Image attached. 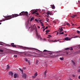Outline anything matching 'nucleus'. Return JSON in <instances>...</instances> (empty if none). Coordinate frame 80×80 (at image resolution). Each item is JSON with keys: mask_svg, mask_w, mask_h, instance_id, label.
I'll return each instance as SVG.
<instances>
[{"mask_svg": "<svg viewBox=\"0 0 80 80\" xmlns=\"http://www.w3.org/2000/svg\"><path fill=\"white\" fill-rule=\"evenodd\" d=\"M64 32H65V33H67V31H64Z\"/></svg>", "mask_w": 80, "mask_h": 80, "instance_id": "nucleus-62", "label": "nucleus"}, {"mask_svg": "<svg viewBox=\"0 0 80 80\" xmlns=\"http://www.w3.org/2000/svg\"><path fill=\"white\" fill-rule=\"evenodd\" d=\"M38 60H37L36 61V64H38Z\"/></svg>", "mask_w": 80, "mask_h": 80, "instance_id": "nucleus-29", "label": "nucleus"}, {"mask_svg": "<svg viewBox=\"0 0 80 80\" xmlns=\"http://www.w3.org/2000/svg\"><path fill=\"white\" fill-rule=\"evenodd\" d=\"M45 28V27H43L42 28Z\"/></svg>", "mask_w": 80, "mask_h": 80, "instance_id": "nucleus-60", "label": "nucleus"}, {"mask_svg": "<svg viewBox=\"0 0 80 80\" xmlns=\"http://www.w3.org/2000/svg\"><path fill=\"white\" fill-rule=\"evenodd\" d=\"M77 33H78V34H79V33H80V31H77Z\"/></svg>", "mask_w": 80, "mask_h": 80, "instance_id": "nucleus-30", "label": "nucleus"}, {"mask_svg": "<svg viewBox=\"0 0 80 80\" xmlns=\"http://www.w3.org/2000/svg\"><path fill=\"white\" fill-rule=\"evenodd\" d=\"M58 33H59V32H57V35H58Z\"/></svg>", "mask_w": 80, "mask_h": 80, "instance_id": "nucleus-44", "label": "nucleus"}, {"mask_svg": "<svg viewBox=\"0 0 80 80\" xmlns=\"http://www.w3.org/2000/svg\"><path fill=\"white\" fill-rule=\"evenodd\" d=\"M52 9H54V8H55V6H54V5H53L52 6Z\"/></svg>", "mask_w": 80, "mask_h": 80, "instance_id": "nucleus-23", "label": "nucleus"}, {"mask_svg": "<svg viewBox=\"0 0 80 80\" xmlns=\"http://www.w3.org/2000/svg\"><path fill=\"white\" fill-rule=\"evenodd\" d=\"M0 45H3V44H2V43H0Z\"/></svg>", "mask_w": 80, "mask_h": 80, "instance_id": "nucleus-51", "label": "nucleus"}, {"mask_svg": "<svg viewBox=\"0 0 80 80\" xmlns=\"http://www.w3.org/2000/svg\"><path fill=\"white\" fill-rule=\"evenodd\" d=\"M36 76H32V77L33 78H35L36 77Z\"/></svg>", "mask_w": 80, "mask_h": 80, "instance_id": "nucleus-31", "label": "nucleus"}, {"mask_svg": "<svg viewBox=\"0 0 80 80\" xmlns=\"http://www.w3.org/2000/svg\"><path fill=\"white\" fill-rule=\"evenodd\" d=\"M63 59L64 58L63 57L60 58V60H63Z\"/></svg>", "mask_w": 80, "mask_h": 80, "instance_id": "nucleus-21", "label": "nucleus"}, {"mask_svg": "<svg viewBox=\"0 0 80 80\" xmlns=\"http://www.w3.org/2000/svg\"><path fill=\"white\" fill-rule=\"evenodd\" d=\"M70 17H72V18H74L75 17V15H74L73 16H71Z\"/></svg>", "mask_w": 80, "mask_h": 80, "instance_id": "nucleus-27", "label": "nucleus"}, {"mask_svg": "<svg viewBox=\"0 0 80 80\" xmlns=\"http://www.w3.org/2000/svg\"><path fill=\"white\" fill-rule=\"evenodd\" d=\"M46 21L47 22H48V21H49V19L48 18H46Z\"/></svg>", "mask_w": 80, "mask_h": 80, "instance_id": "nucleus-20", "label": "nucleus"}, {"mask_svg": "<svg viewBox=\"0 0 80 80\" xmlns=\"http://www.w3.org/2000/svg\"><path fill=\"white\" fill-rule=\"evenodd\" d=\"M72 76H73V77H75V76L74 75H73Z\"/></svg>", "mask_w": 80, "mask_h": 80, "instance_id": "nucleus-43", "label": "nucleus"}, {"mask_svg": "<svg viewBox=\"0 0 80 80\" xmlns=\"http://www.w3.org/2000/svg\"><path fill=\"white\" fill-rule=\"evenodd\" d=\"M62 27H61V29H60V30L59 31V32H62V31H63V28H62Z\"/></svg>", "mask_w": 80, "mask_h": 80, "instance_id": "nucleus-11", "label": "nucleus"}, {"mask_svg": "<svg viewBox=\"0 0 80 80\" xmlns=\"http://www.w3.org/2000/svg\"><path fill=\"white\" fill-rule=\"evenodd\" d=\"M34 20V17L32 18H31L30 21V22H32V20Z\"/></svg>", "mask_w": 80, "mask_h": 80, "instance_id": "nucleus-14", "label": "nucleus"}, {"mask_svg": "<svg viewBox=\"0 0 80 80\" xmlns=\"http://www.w3.org/2000/svg\"><path fill=\"white\" fill-rule=\"evenodd\" d=\"M49 32H50V31L49 30H48L46 31V33H48Z\"/></svg>", "mask_w": 80, "mask_h": 80, "instance_id": "nucleus-19", "label": "nucleus"}, {"mask_svg": "<svg viewBox=\"0 0 80 80\" xmlns=\"http://www.w3.org/2000/svg\"><path fill=\"white\" fill-rule=\"evenodd\" d=\"M0 52H3V50H2V49H0Z\"/></svg>", "mask_w": 80, "mask_h": 80, "instance_id": "nucleus-33", "label": "nucleus"}, {"mask_svg": "<svg viewBox=\"0 0 80 80\" xmlns=\"http://www.w3.org/2000/svg\"><path fill=\"white\" fill-rule=\"evenodd\" d=\"M31 27H29V28H31Z\"/></svg>", "mask_w": 80, "mask_h": 80, "instance_id": "nucleus-63", "label": "nucleus"}, {"mask_svg": "<svg viewBox=\"0 0 80 80\" xmlns=\"http://www.w3.org/2000/svg\"><path fill=\"white\" fill-rule=\"evenodd\" d=\"M66 54H67V55H68V52H66Z\"/></svg>", "mask_w": 80, "mask_h": 80, "instance_id": "nucleus-45", "label": "nucleus"}, {"mask_svg": "<svg viewBox=\"0 0 80 80\" xmlns=\"http://www.w3.org/2000/svg\"><path fill=\"white\" fill-rule=\"evenodd\" d=\"M66 24L68 26H70V24L69 23H67Z\"/></svg>", "mask_w": 80, "mask_h": 80, "instance_id": "nucleus-34", "label": "nucleus"}, {"mask_svg": "<svg viewBox=\"0 0 80 80\" xmlns=\"http://www.w3.org/2000/svg\"><path fill=\"white\" fill-rule=\"evenodd\" d=\"M69 50H73V48H69Z\"/></svg>", "mask_w": 80, "mask_h": 80, "instance_id": "nucleus-22", "label": "nucleus"}, {"mask_svg": "<svg viewBox=\"0 0 80 80\" xmlns=\"http://www.w3.org/2000/svg\"><path fill=\"white\" fill-rule=\"evenodd\" d=\"M78 78H79V79H80V76L78 77Z\"/></svg>", "mask_w": 80, "mask_h": 80, "instance_id": "nucleus-57", "label": "nucleus"}, {"mask_svg": "<svg viewBox=\"0 0 80 80\" xmlns=\"http://www.w3.org/2000/svg\"><path fill=\"white\" fill-rule=\"evenodd\" d=\"M78 37V36H76L75 37H74V38H77Z\"/></svg>", "mask_w": 80, "mask_h": 80, "instance_id": "nucleus-38", "label": "nucleus"}, {"mask_svg": "<svg viewBox=\"0 0 80 80\" xmlns=\"http://www.w3.org/2000/svg\"><path fill=\"white\" fill-rule=\"evenodd\" d=\"M54 42H57V41L56 40H54Z\"/></svg>", "mask_w": 80, "mask_h": 80, "instance_id": "nucleus-40", "label": "nucleus"}, {"mask_svg": "<svg viewBox=\"0 0 80 80\" xmlns=\"http://www.w3.org/2000/svg\"><path fill=\"white\" fill-rule=\"evenodd\" d=\"M25 61H26V62H28V59L25 58Z\"/></svg>", "mask_w": 80, "mask_h": 80, "instance_id": "nucleus-26", "label": "nucleus"}, {"mask_svg": "<svg viewBox=\"0 0 80 80\" xmlns=\"http://www.w3.org/2000/svg\"><path fill=\"white\" fill-rule=\"evenodd\" d=\"M65 37H67V34H65Z\"/></svg>", "mask_w": 80, "mask_h": 80, "instance_id": "nucleus-46", "label": "nucleus"}, {"mask_svg": "<svg viewBox=\"0 0 80 80\" xmlns=\"http://www.w3.org/2000/svg\"><path fill=\"white\" fill-rule=\"evenodd\" d=\"M59 32V30H58V31H56V32Z\"/></svg>", "mask_w": 80, "mask_h": 80, "instance_id": "nucleus-55", "label": "nucleus"}, {"mask_svg": "<svg viewBox=\"0 0 80 80\" xmlns=\"http://www.w3.org/2000/svg\"><path fill=\"white\" fill-rule=\"evenodd\" d=\"M21 48L23 49V50H28L29 48H27L26 47H23V46H21Z\"/></svg>", "mask_w": 80, "mask_h": 80, "instance_id": "nucleus-4", "label": "nucleus"}, {"mask_svg": "<svg viewBox=\"0 0 80 80\" xmlns=\"http://www.w3.org/2000/svg\"><path fill=\"white\" fill-rule=\"evenodd\" d=\"M52 12H50V11H48L47 12V15H52Z\"/></svg>", "mask_w": 80, "mask_h": 80, "instance_id": "nucleus-5", "label": "nucleus"}, {"mask_svg": "<svg viewBox=\"0 0 80 80\" xmlns=\"http://www.w3.org/2000/svg\"><path fill=\"white\" fill-rule=\"evenodd\" d=\"M27 53H24L25 55H27Z\"/></svg>", "mask_w": 80, "mask_h": 80, "instance_id": "nucleus-42", "label": "nucleus"}, {"mask_svg": "<svg viewBox=\"0 0 80 80\" xmlns=\"http://www.w3.org/2000/svg\"><path fill=\"white\" fill-rule=\"evenodd\" d=\"M39 21L40 22H41L42 21V20H39Z\"/></svg>", "mask_w": 80, "mask_h": 80, "instance_id": "nucleus-52", "label": "nucleus"}, {"mask_svg": "<svg viewBox=\"0 0 80 80\" xmlns=\"http://www.w3.org/2000/svg\"><path fill=\"white\" fill-rule=\"evenodd\" d=\"M71 24H72V26H73V25H74V24H72V23H71Z\"/></svg>", "mask_w": 80, "mask_h": 80, "instance_id": "nucleus-53", "label": "nucleus"}, {"mask_svg": "<svg viewBox=\"0 0 80 80\" xmlns=\"http://www.w3.org/2000/svg\"><path fill=\"white\" fill-rule=\"evenodd\" d=\"M43 52H48V54H49V55H52V53H51V52H51L48 51H47L46 50H44L43 51Z\"/></svg>", "mask_w": 80, "mask_h": 80, "instance_id": "nucleus-3", "label": "nucleus"}, {"mask_svg": "<svg viewBox=\"0 0 80 80\" xmlns=\"http://www.w3.org/2000/svg\"><path fill=\"white\" fill-rule=\"evenodd\" d=\"M28 63L29 65H30V61L29 60H28Z\"/></svg>", "mask_w": 80, "mask_h": 80, "instance_id": "nucleus-28", "label": "nucleus"}, {"mask_svg": "<svg viewBox=\"0 0 80 80\" xmlns=\"http://www.w3.org/2000/svg\"><path fill=\"white\" fill-rule=\"evenodd\" d=\"M80 28V27H79L78 28Z\"/></svg>", "mask_w": 80, "mask_h": 80, "instance_id": "nucleus-61", "label": "nucleus"}, {"mask_svg": "<svg viewBox=\"0 0 80 80\" xmlns=\"http://www.w3.org/2000/svg\"><path fill=\"white\" fill-rule=\"evenodd\" d=\"M14 78H17V74L16 73H15L14 74Z\"/></svg>", "mask_w": 80, "mask_h": 80, "instance_id": "nucleus-18", "label": "nucleus"}, {"mask_svg": "<svg viewBox=\"0 0 80 80\" xmlns=\"http://www.w3.org/2000/svg\"><path fill=\"white\" fill-rule=\"evenodd\" d=\"M74 16H75V17H77V15H74Z\"/></svg>", "mask_w": 80, "mask_h": 80, "instance_id": "nucleus-58", "label": "nucleus"}, {"mask_svg": "<svg viewBox=\"0 0 80 80\" xmlns=\"http://www.w3.org/2000/svg\"><path fill=\"white\" fill-rule=\"evenodd\" d=\"M38 28H40V26H38Z\"/></svg>", "mask_w": 80, "mask_h": 80, "instance_id": "nucleus-48", "label": "nucleus"}, {"mask_svg": "<svg viewBox=\"0 0 80 80\" xmlns=\"http://www.w3.org/2000/svg\"><path fill=\"white\" fill-rule=\"evenodd\" d=\"M9 74L10 75H11V77H13V73L12 72H9Z\"/></svg>", "mask_w": 80, "mask_h": 80, "instance_id": "nucleus-7", "label": "nucleus"}, {"mask_svg": "<svg viewBox=\"0 0 80 80\" xmlns=\"http://www.w3.org/2000/svg\"><path fill=\"white\" fill-rule=\"evenodd\" d=\"M37 35L38 38H40V35H38V34H37Z\"/></svg>", "mask_w": 80, "mask_h": 80, "instance_id": "nucleus-25", "label": "nucleus"}, {"mask_svg": "<svg viewBox=\"0 0 80 80\" xmlns=\"http://www.w3.org/2000/svg\"><path fill=\"white\" fill-rule=\"evenodd\" d=\"M40 23L41 24H43V23L42 22H40Z\"/></svg>", "mask_w": 80, "mask_h": 80, "instance_id": "nucleus-47", "label": "nucleus"}, {"mask_svg": "<svg viewBox=\"0 0 80 80\" xmlns=\"http://www.w3.org/2000/svg\"><path fill=\"white\" fill-rule=\"evenodd\" d=\"M47 73V70H46V71L44 72V75H45V77L46 76V73Z\"/></svg>", "mask_w": 80, "mask_h": 80, "instance_id": "nucleus-16", "label": "nucleus"}, {"mask_svg": "<svg viewBox=\"0 0 80 80\" xmlns=\"http://www.w3.org/2000/svg\"><path fill=\"white\" fill-rule=\"evenodd\" d=\"M61 29H60V28H59V30L60 31V30H61Z\"/></svg>", "mask_w": 80, "mask_h": 80, "instance_id": "nucleus-50", "label": "nucleus"}, {"mask_svg": "<svg viewBox=\"0 0 80 80\" xmlns=\"http://www.w3.org/2000/svg\"><path fill=\"white\" fill-rule=\"evenodd\" d=\"M44 54H45L44 53H43L42 54V55H44Z\"/></svg>", "mask_w": 80, "mask_h": 80, "instance_id": "nucleus-64", "label": "nucleus"}, {"mask_svg": "<svg viewBox=\"0 0 80 80\" xmlns=\"http://www.w3.org/2000/svg\"><path fill=\"white\" fill-rule=\"evenodd\" d=\"M33 49L34 50H37V51H39V50H38V49H35V48H33Z\"/></svg>", "mask_w": 80, "mask_h": 80, "instance_id": "nucleus-32", "label": "nucleus"}, {"mask_svg": "<svg viewBox=\"0 0 80 80\" xmlns=\"http://www.w3.org/2000/svg\"><path fill=\"white\" fill-rule=\"evenodd\" d=\"M22 15H28V12H22L21 13H20L19 15L18 14H13L11 15L6 16L5 17V20H10L12 18L17 17L18 16H22Z\"/></svg>", "mask_w": 80, "mask_h": 80, "instance_id": "nucleus-1", "label": "nucleus"}, {"mask_svg": "<svg viewBox=\"0 0 80 80\" xmlns=\"http://www.w3.org/2000/svg\"><path fill=\"white\" fill-rule=\"evenodd\" d=\"M41 25L42 26V27H43V24H42V25Z\"/></svg>", "mask_w": 80, "mask_h": 80, "instance_id": "nucleus-54", "label": "nucleus"}, {"mask_svg": "<svg viewBox=\"0 0 80 80\" xmlns=\"http://www.w3.org/2000/svg\"><path fill=\"white\" fill-rule=\"evenodd\" d=\"M70 40V38L69 39V38H68V37L65 38L64 39V40H66V41Z\"/></svg>", "mask_w": 80, "mask_h": 80, "instance_id": "nucleus-8", "label": "nucleus"}, {"mask_svg": "<svg viewBox=\"0 0 80 80\" xmlns=\"http://www.w3.org/2000/svg\"><path fill=\"white\" fill-rule=\"evenodd\" d=\"M38 75V74L37 73V72H36L34 73V76H35L36 77H37Z\"/></svg>", "mask_w": 80, "mask_h": 80, "instance_id": "nucleus-15", "label": "nucleus"}, {"mask_svg": "<svg viewBox=\"0 0 80 80\" xmlns=\"http://www.w3.org/2000/svg\"><path fill=\"white\" fill-rule=\"evenodd\" d=\"M10 68V66H9L8 65L7 66V70H8Z\"/></svg>", "mask_w": 80, "mask_h": 80, "instance_id": "nucleus-17", "label": "nucleus"}, {"mask_svg": "<svg viewBox=\"0 0 80 80\" xmlns=\"http://www.w3.org/2000/svg\"><path fill=\"white\" fill-rule=\"evenodd\" d=\"M48 33H47V32H46V35H47V34H48Z\"/></svg>", "mask_w": 80, "mask_h": 80, "instance_id": "nucleus-59", "label": "nucleus"}, {"mask_svg": "<svg viewBox=\"0 0 80 80\" xmlns=\"http://www.w3.org/2000/svg\"><path fill=\"white\" fill-rule=\"evenodd\" d=\"M11 45L12 47H14L15 48H16V46L14 45V43H11Z\"/></svg>", "mask_w": 80, "mask_h": 80, "instance_id": "nucleus-9", "label": "nucleus"}, {"mask_svg": "<svg viewBox=\"0 0 80 80\" xmlns=\"http://www.w3.org/2000/svg\"><path fill=\"white\" fill-rule=\"evenodd\" d=\"M48 36L49 37H51V38L52 37V36H51V35H48Z\"/></svg>", "mask_w": 80, "mask_h": 80, "instance_id": "nucleus-35", "label": "nucleus"}, {"mask_svg": "<svg viewBox=\"0 0 80 80\" xmlns=\"http://www.w3.org/2000/svg\"><path fill=\"white\" fill-rule=\"evenodd\" d=\"M14 57H16H16H17V55H14Z\"/></svg>", "mask_w": 80, "mask_h": 80, "instance_id": "nucleus-36", "label": "nucleus"}, {"mask_svg": "<svg viewBox=\"0 0 80 80\" xmlns=\"http://www.w3.org/2000/svg\"><path fill=\"white\" fill-rule=\"evenodd\" d=\"M78 72H80V69H79L78 70Z\"/></svg>", "mask_w": 80, "mask_h": 80, "instance_id": "nucleus-39", "label": "nucleus"}, {"mask_svg": "<svg viewBox=\"0 0 80 80\" xmlns=\"http://www.w3.org/2000/svg\"><path fill=\"white\" fill-rule=\"evenodd\" d=\"M59 35H63L64 34V32H59Z\"/></svg>", "mask_w": 80, "mask_h": 80, "instance_id": "nucleus-10", "label": "nucleus"}, {"mask_svg": "<svg viewBox=\"0 0 80 80\" xmlns=\"http://www.w3.org/2000/svg\"><path fill=\"white\" fill-rule=\"evenodd\" d=\"M47 28H48V26H47L46 28H45V29H47Z\"/></svg>", "mask_w": 80, "mask_h": 80, "instance_id": "nucleus-41", "label": "nucleus"}, {"mask_svg": "<svg viewBox=\"0 0 80 80\" xmlns=\"http://www.w3.org/2000/svg\"><path fill=\"white\" fill-rule=\"evenodd\" d=\"M22 77L24 78H27V75H26L25 73H24L23 74Z\"/></svg>", "mask_w": 80, "mask_h": 80, "instance_id": "nucleus-6", "label": "nucleus"}, {"mask_svg": "<svg viewBox=\"0 0 80 80\" xmlns=\"http://www.w3.org/2000/svg\"><path fill=\"white\" fill-rule=\"evenodd\" d=\"M19 70L21 71V72H22V73H23V70L21 68H19Z\"/></svg>", "mask_w": 80, "mask_h": 80, "instance_id": "nucleus-12", "label": "nucleus"}, {"mask_svg": "<svg viewBox=\"0 0 80 80\" xmlns=\"http://www.w3.org/2000/svg\"><path fill=\"white\" fill-rule=\"evenodd\" d=\"M23 69H24V70H25V69H26V68H23Z\"/></svg>", "mask_w": 80, "mask_h": 80, "instance_id": "nucleus-56", "label": "nucleus"}, {"mask_svg": "<svg viewBox=\"0 0 80 80\" xmlns=\"http://www.w3.org/2000/svg\"><path fill=\"white\" fill-rule=\"evenodd\" d=\"M69 48H65V50H69Z\"/></svg>", "mask_w": 80, "mask_h": 80, "instance_id": "nucleus-24", "label": "nucleus"}, {"mask_svg": "<svg viewBox=\"0 0 80 80\" xmlns=\"http://www.w3.org/2000/svg\"><path fill=\"white\" fill-rule=\"evenodd\" d=\"M72 62L73 65H75V62H74L73 60H72Z\"/></svg>", "mask_w": 80, "mask_h": 80, "instance_id": "nucleus-13", "label": "nucleus"}, {"mask_svg": "<svg viewBox=\"0 0 80 80\" xmlns=\"http://www.w3.org/2000/svg\"><path fill=\"white\" fill-rule=\"evenodd\" d=\"M35 21H36V22H38V20H37V19H36L35 20Z\"/></svg>", "mask_w": 80, "mask_h": 80, "instance_id": "nucleus-37", "label": "nucleus"}, {"mask_svg": "<svg viewBox=\"0 0 80 80\" xmlns=\"http://www.w3.org/2000/svg\"><path fill=\"white\" fill-rule=\"evenodd\" d=\"M45 28L43 30V32H44V31H45Z\"/></svg>", "mask_w": 80, "mask_h": 80, "instance_id": "nucleus-49", "label": "nucleus"}, {"mask_svg": "<svg viewBox=\"0 0 80 80\" xmlns=\"http://www.w3.org/2000/svg\"><path fill=\"white\" fill-rule=\"evenodd\" d=\"M31 12L32 13V15H35V16H37V15H39V14L37 12L38 11L37 10H35L34 11V10H32L31 11Z\"/></svg>", "mask_w": 80, "mask_h": 80, "instance_id": "nucleus-2", "label": "nucleus"}]
</instances>
